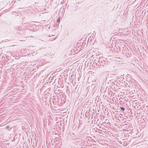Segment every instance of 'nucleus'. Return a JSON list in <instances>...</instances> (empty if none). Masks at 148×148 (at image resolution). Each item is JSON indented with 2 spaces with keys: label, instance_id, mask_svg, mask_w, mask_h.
Returning a JSON list of instances; mask_svg holds the SVG:
<instances>
[{
  "label": "nucleus",
  "instance_id": "1",
  "mask_svg": "<svg viewBox=\"0 0 148 148\" xmlns=\"http://www.w3.org/2000/svg\"><path fill=\"white\" fill-rule=\"evenodd\" d=\"M120 108H121V110H122V111H124L125 110L124 108H123V107H121Z\"/></svg>",
  "mask_w": 148,
  "mask_h": 148
},
{
  "label": "nucleus",
  "instance_id": "2",
  "mask_svg": "<svg viewBox=\"0 0 148 148\" xmlns=\"http://www.w3.org/2000/svg\"><path fill=\"white\" fill-rule=\"evenodd\" d=\"M60 18H59V19H58V21H60Z\"/></svg>",
  "mask_w": 148,
  "mask_h": 148
}]
</instances>
